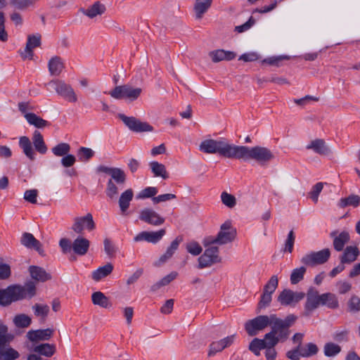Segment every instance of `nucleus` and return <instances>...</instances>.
<instances>
[{
	"label": "nucleus",
	"mask_w": 360,
	"mask_h": 360,
	"mask_svg": "<svg viewBox=\"0 0 360 360\" xmlns=\"http://www.w3.org/2000/svg\"><path fill=\"white\" fill-rule=\"evenodd\" d=\"M36 295V285L29 281L24 285H11L6 289H0V305L8 306L13 302L30 299Z\"/></svg>",
	"instance_id": "1"
},
{
	"label": "nucleus",
	"mask_w": 360,
	"mask_h": 360,
	"mask_svg": "<svg viewBox=\"0 0 360 360\" xmlns=\"http://www.w3.org/2000/svg\"><path fill=\"white\" fill-rule=\"evenodd\" d=\"M274 158L272 151L262 146L248 147L237 146L236 158L248 161L254 160L261 165H264Z\"/></svg>",
	"instance_id": "2"
},
{
	"label": "nucleus",
	"mask_w": 360,
	"mask_h": 360,
	"mask_svg": "<svg viewBox=\"0 0 360 360\" xmlns=\"http://www.w3.org/2000/svg\"><path fill=\"white\" fill-rule=\"evenodd\" d=\"M199 148L205 153H217L226 158L235 159L237 146L229 143L224 139H207L201 142Z\"/></svg>",
	"instance_id": "3"
},
{
	"label": "nucleus",
	"mask_w": 360,
	"mask_h": 360,
	"mask_svg": "<svg viewBox=\"0 0 360 360\" xmlns=\"http://www.w3.org/2000/svg\"><path fill=\"white\" fill-rule=\"evenodd\" d=\"M236 236V229L229 221H225L220 226V231L217 236H209L202 240L203 245L207 248L214 244L225 245L232 242Z\"/></svg>",
	"instance_id": "4"
},
{
	"label": "nucleus",
	"mask_w": 360,
	"mask_h": 360,
	"mask_svg": "<svg viewBox=\"0 0 360 360\" xmlns=\"http://www.w3.org/2000/svg\"><path fill=\"white\" fill-rule=\"evenodd\" d=\"M273 319L271 326V331H274V334L278 337L280 341H285L290 333V328L297 319V316L289 314L284 319H281L278 318L276 314H273Z\"/></svg>",
	"instance_id": "5"
},
{
	"label": "nucleus",
	"mask_w": 360,
	"mask_h": 360,
	"mask_svg": "<svg viewBox=\"0 0 360 360\" xmlns=\"http://www.w3.org/2000/svg\"><path fill=\"white\" fill-rule=\"evenodd\" d=\"M11 340L7 326L0 323V360H15L20 357L19 352L8 345Z\"/></svg>",
	"instance_id": "6"
},
{
	"label": "nucleus",
	"mask_w": 360,
	"mask_h": 360,
	"mask_svg": "<svg viewBox=\"0 0 360 360\" xmlns=\"http://www.w3.org/2000/svg\"><path fill=\"white\" fill-rule=\"evenodd\" d=\"M141 92V88H134L130 85L124 84L115 86L109 92V94L115 99L134 101L140 96Z\"/></svg>",
	"instance_id": "7"
},
{
	"label": "nucleus",
	"mask_w": 360,
	"mask_h": 360,
	"mask_svg": "<svg viewBox=\"0 0 360 360\" xmlns=\"http://www.w3.org/2000/svg\"><path fill=\"white\" fill-rule=\"evenodd\" d=\"M330 256V251L328 248L323 249L317 252H310L304 255L301 262L308 266H314L326 263Z\"/></svg>",
	"instance_id": "8"
},
{
	"label": "nucleus",
	"mask_w": 360,
	"mask_h": 360,
	"mask_svg": "<svg viewBox=\"0 0 360 360\" xmlns=\"http://www.w3.org/2000/svg\"><path fill=\"white\" fill-rule=\"evenodd\" d=\"M273 314L270 316L261 315L247 321L245 324V328L249 335H257L258 330H262L269 325L271 326L273 321Z\"/></svg>",
	"instance_id": "9"
},
{
	"label": "nucleus",
	"mask_w": 360,
	"mask_h": 360,
	"mask_svg": "<svg viewBox=\"0 0 360 360\" xmlns=\"http://www.w3.org/2000/svg\"><path fill=\"white\" fill-rule=\"evenodd\" d=\"M117 117L120 119L125 126L131 131L136 133L151 131L153 128L146 122H141L135 117H128L124 114L120 113Z\"/></svg>",
	"instance_id": "10"
},
{
	"label": "nucleus",
	"mask_w": 360,
	"mask_h": 360,
	"mask_svg": "<svg viewBox=\"0 0 360 360\" xmlns=\"http://www.w3.org/2000/svg\"><path fill=\"white\" fill-rule=\"evenodd\" d=\"M221 262L219 248L216 246L207 248L204 253L198 258V269L210 266L213 264Z\"/></svg>",
	"instance_id": "11"
},
{
	"label": "nucleus",
	"mask_w": 360,
	"mask_h": 360,
	"mask_svg": "<svg viewBox=\"0 0 360 360\" xmlns=\"http://www.w3.org/2000/svg\"><path fill=\"white\" fill-rule=\"evenodd\" d=\"M304 297L305 294L303 292H295L290 289H284L278 295L277 300L283 306L294 307Z\"/></svg>",
	"instance_id": "12"
},
{
	"label": "nucleus",
	"mask_w": 360,
	"mask_h": 360,
	"mask_svg": "<svg viewBox=\"0 0 360 360\" xmlns=\"http://www.w3.org/2000/svg\"><path fill=\"white\" fill-rule=\"evenodd\" d=\"M49 85L52 86L58 94L69 102L75 103L77 101V95L72 86L63 81H51Z\"/></svg>",
	"instance_id": "13"
},
{
	"label": "nucleus",
	"mask_w": 360,
	"mask_h": 360,
	"mask_svg": "<svg viewBox=\"0 0 360 360\" xmlns=\"http://www.w3.org/2000/svg\"><path fill=\"white\" fill-rule=\"evenodd\" d=\"M95 227L96 225L92 214L88 213L84 217L75 218L72 229L77 233H82L85 229L91 231Z\"/></svg>",
	"instance_id": "14"
},
{
	"label": "nucleus",
	"mask_w": 360,
	"mask_h": 360,
	"mask_svg": "<svg viewBox=\"0 0 360 360\" xmlns=\"http://www.w3.org/2000/svg\"><path fill=\"white\" fill-rule=\"evenodd\" d=\"M139 219L155 226H160L165 222V218L151 208H144L141 210Z\"/></svg>",
	"instance_id": "15"
},
{
	"label": "nucleus",
	"mask_w": 360,
	"mask_h": 360,
	"mask_svg": "<svg viewBox=\"0 0 360 360\" xmlns=\"http://www.w3.org/2000/svg\"><path fill=\"white\" fill-rule=\"evenodd\" d=\"M165 233L166 231L164 229L157 231H142L137 234L134 240L136 242L145 240L155 244L162 238Z\"/></svg>",
	"instance_id": "16"
},
{
	"label": "nucleus",
	"mask_w": 360,
	"mask_h": 360,
	"mask_svg": "<svg viewBox=\"0 0 360 360\" xmlns=\"http://www.w3.org/2000/svg\"><path fill=\"white\" fill-rule=\"evenodd\" d=\"M321 295L319 294V292L314 288H310L307 293L304 306L305 315L308 316L311 311L318 308L321 304Z\"/></svg>",
	"instance_id": "17"
},
{
	"label": "nucleus",
	"mask_w": 360,
	"mask_h": 360,
	"mask_svg": "<svg viewBox=\"0 0 360 360\" xmlns=\"http://www.w3.org/2000/svg\"><path fill=\"white\" fill-rule=\"evenodd\" d=\"M330 237L333 238V248L338 252L343 250L345 245L350 240L349 233L347 231H333L330 233Z\"/></svg>",
	"instance_id": "18"
},
{
	"label": "nucleus",
	"mask_w": 360,
	"mask_h": 360,
	"mask_svg": "<svg viewBox=\"0 0 360 360\" xmlns=\"http://www.w3.org/2000/svg\"><path fill=\"white\" fill-rule=\"evenodd\" d=\"M41 45V35L36 34L33 35H29L27 37V41L26 46L23 51L21 52V56L24 59H32L33 57V49L38 47Z\"/></svg>",
	"instance_id": "19"
},
{
	"label": "nucleus",
	"mask_w": 360,
	"mask_h": 360,
	"mask_svg": "<svg viewBox=\"0 0 360 360\" xmlns=\"http://www.w3.org/2000/svg\"><path fill=\"white\" fill-rule=\"evenodd\" d=\"M20 243L25 247L29 249H34L40 255H44V249L41 243L37 240L34 236L30 233H24L22 235Z\"/></svg>",
	"instance_id": "20"
},
{
	"label": "nucleus",
	"mask_w": 360,
	"mask_h": 360,
	"mask_svg": "<svg viewBox=\"0 0 360 360\" xmlns=\"http://www.w3.org/2000/svg\"><path fill=\"white\" fill-rule=\"evenodd\" d=\"M90 241L82 236L77 237L72 243V247L74 252L78 255H85L89 248Z\"/></svg>",
	"instance_id": "21"
},
{
	"label": "nucleus",
	"mask_w": 360,
	"mask_h": 360,
	"mask_svg": "<svg viewBox=\"0 0 360 360\" xmlns=\"http://www.w3.org/2000/svg\"><path fill=\"white\" fill-rule=\"evenodd\" d=\"M306 148L307 150H312L314 153L321 155H326L330 153L329 148L326 146L324 140L321 139L311 141L307 145Z\"/></svg>",
	"instance_id": "22"
},
{
	"label": "nucleus",
	"mask_w": 360,
	"mask_h": 360,
	"mask_svg": "<svg viewBox=\"0 0 360 360\" xmlns=\"http://www.w3.org/2000/svg\"><path fill=\"white\" fill-rule=\"evenodd\" d=\"M209 56L212 62L219 63L222 60H231L236 58V54L233 51L217 49L210 51Z\"/></svg>",
	"instance_id": "23"
},
{
	"label": "nucleus",
	"mask_w": 360,
	"mask_h": 360,
	"mask_svg": "<svg viewBox=\"0 0 360 360\" xmlns=\"http://www.w3.org/2000/svg\"><path fill=\"white\" fill-rule=\"evenodd\" d=\"M134 198V191L131 188H128L121 193L118 204L122 214H125L130 206V202Z\"/></svg>",
	"instance_id": "24"
},
{
	"label": "nucleus",
	"mask_w": 360,
	"mask_h": 360,
	"mask_svg": "<svg viewBox=\"0 0 360 360\" xmlns=\"http://www.w3.org/2000/svg\"><path fill=\"white\" fill-rule=\"evenodd\" d=\"M19 146L29 160L32 161L35 160L36 154L33 149L31 141L27 136H24L20 138Z\"/></svg>",
	"instance_id": "25"
},
{
	"label": "nucleus",
	"mask_w": 360,
	"mask_h": 360,
	"mask_svg": "<svg viewBox=\"0 0 360 360\" xmlns=\"http://www.w3.org/2000/svg\"><path fill=\"white\" fill-rule=\"evenodd\" d=\"M29 272L32 278L37 281L45 282L51 278V274L39 266H30L29 268Z\"/></svg>",
	"instance_id": "26"
},
{
	"label": "nucleus",
	"mask_w": 360,
	"mask_h": 360,
	"mask_svg": "<svg viewBox=\"0 0 360 360\" xmlns=\"http://www.w3.org/2000/svg\"><path fill=\"white\" fill-rule=\"evenodd\" d=\"M359 255V250L356 246H347L340 257L342 264H350L354 262Z\"/></svg>",
	"instance_id": "27"
},
{
	"label": "nucleus",
	"mask_w": 360,
	"mask_h": 360,
	"mask_svg": "<svg viewBox=\"0 0 360 360\" xmlns=\"http://www.w3.org/2000/svg\"><path fill=\"white\" fill-rule=\"evenodd\" d=\"M52 333L53 330L47 328L30 331L27 333V337L31 341L46 340L51 337Z\"/></svg>",
	"instance_id": "28"
},
{
	"label": "nucleus",
	"mask_w": 360,
	"mask_h": 360,
	"mask_svg": "<svg viewBox=\"0 0 360 360\" xmlns=\"http://www.w3.org/2000/svg\"><path fill=\"white\" fill-rule=\"evenodd\" d=\"M105 11V5L99 1L95 2L87 9L83 11V13L90 18H94L97 15H101Z\"/></svg>",
	"instance_id": "29"
},
{
	"label": "nucleus",
	"mask_w": 360,
	"mask_h": 360,
	"mask_svg": "<svg viewBox=\"0 0 360 360\" xmlns=\"http://www.w3.org/2000/svg\"><path fill=\"white\" fill-rule=\"evenodd\" d=\"M32 142L34 146V148L37 151H38L41 154H45L47 152V146L45 144L44 141L43 136L41 134L36 130L34 131L32 136Z\"/></svg>",
	"instance_id": "30"
},
{
	"label": "nucleus",
	"mask_w": 360,
	"mask_h": 360,
	"mask_svg": "<svg viewBox=\"0 0 360 360\" xmlns=\"http://www.w3.org/2000/svg\"><path fill=\"white\" fill-rule=\"evenodd\" d=\"M321 305H326L330 309H337L339 307L338 300L335 294L326 292L321 295Z\"/></svg>",
	"instance_id": "31"
},
{
	"label": "nucleus",
	"mask_w": 360,
	"mask_h": 360,
	"mask_svg": "<svg viewBox=\"0 0 360 360\" xmlns=\"http://www.w3.org/2000/svg\"><path fill=\"white\" fill-rule=\"evenodd\" d=\"M91 300L94 304L103 308L106 309L111 307L109 299L100 291L95 292L91 295Z\"/></svg>",
	"instance_id": "32"
},
{
	"label": "nucleus",
	"mask_w": 360,
	"mask_h": 360,
	"mask_svg": "<svg viewBox=\"0 0 360 360\" xmlns=\"http://www.w3.org/2000/svg\"><path fill=\"white\" fill-rule=\"evenodd\" d=\"M113 270V266L110 263H108L105 265L99 267L96 271H93L92 273V278L96 281H98L103 278L106 277Z\"/></svg>",
	"instance_id": "33"
},
{
	"label": "nucleus",
	"mask_w": 360,
	"mask_h": 360,
	"mask_svg": "<svg viewBox=\"0 0 360 360\" xmlns=\"http://www.w3.org/2000/svg\"><path fill=\"white\" fill-rule=\"evenodd\" d=\"M25 119L30 125H33L37 128H44L50 125L48 121L37 116L34 113L26 114Z\"/></svg>",
	"instance_id": "34"
},
{
	"label": "nucleus",
	"mask_w": 360,
	"mask_h": 360,
	"mask_svg": "<svg viewBox=\"0 0 360 360\" xmlns=\"http://www.w3.org/2000/svg\"><path fill=\"white\" fill-rule=\"evenodd\" d=\"M63 68L60 58L55 56L49 61V70L51 75H59Z\"/></svg>",
	"instance_id": "35"
},
{
	"label": "nucleus",
	"mask_w": 360,
	"mask_h": 360,
	"mask_svg": "<svg viewBox=\"0 0 360 360\" xmlns=\"http://www.w3.org/2000/svg\"><path fill=\"white\" fill-rule=\"evenodd\" d=\"M212 0H197L194 9L197 18H201L212 4Z\"/></svg>",
	"instance_id": "36"
},
{
	"label": "nucleus",
	"mask_w": 360,
	"mask_h": 360,
	"mask_svg": "<svg viewBox=\"0 0 360 360\" xmlns=\"http://www.w3.org/2000/svg\"><path fill=\"white\" fill-rule=\"evenodd\" d=\"M33 350L41 355L50 357L55 353L56 347L53 345L44 343L36 346Z\"/></svg>",
	"instance_id": "37"
},
{
	"label": "nucleus",
	"mask_w": 360,
	"mask_h": 360,
	"mask_svg": "<svg viewBox=\"0 0 360 360\" xmlns=\"http://www.w3.org/2000/svg\"><path fill=\"white\" fill-rule=\"evenodd\" d=\"M150 167L155 176H161L164 179L168 178V174L164 165L153 161L150 162Z\"/></svg>",
	"instance_id": "38"
},
{
	"label": "nucleus",
	"mask_w": 360,
	"mask_h": 360,
	"mask_svg": "<svg viewBox=\"0 0 360 360\" xmlns=\"http://www.w3.org/2000/svg\"><path fill=\"white\" fill-rule=\"evenodd\" d=\"M181 241V238H176L174 240L169 247L167 249L165 253L162 255L160 258V262H165L167 260L170 259L172 255L174 254L176 250L178 249L180 242Z\"/></svg>",
	"instance_id": "39"
},
{
	"label": "nucleus",
	"mask_w": 360,
	"mask_h": 360,
	"mask_svg": "<svg viewBox=\"0 0 360 360\" xmlns=\"http://www.w3.org/2000/svg\"><path fill=\"white\" fill-rule=\"evenodd\" d=\"M306 271L307 269L304 266H300L293 269L290 278L291 284L295 285L300 282L304 278Z\"/></svg>",
	"instance_id": "40"
},
{
	"label": "nucleus",
	"mask_w": 360,
	"mask_h": 360,
	"mask_svg": "<svg viewBox=\"0 0 360 360\" xmlns=\"http://www.w3.org/2000/svg\"><path fill=\"white\" fill-rule=\"evenodd\" d=\"M112 181H115L118 184H124L126 181L127 176L125 172L120 168L114 167L111 174Z\"/></svg>",
	"instance_id": "41"
},
{
	"label": "nucleus",
	"mask_w": 360,
	"mask_h": 360,
	"mask_svg": "<svg viewBox=\"0 0 360 360\" xmlns=\"http://www.w3.org/2000/svg\"><path fill=\"white\" fill-rule=\"evenodd\" d=\"M264 342V346L266 348H274L280 340L274 334V331H270L265 334L264 338L262 340Z\"/></svg>",
	"instance_id": "42"
},
{
	"label": "nucleus",
	"mask_w": 360,
	"mask_h": 360,
	"mask_svg": "<svg viewBox=\"0 0 360 360\" xmlns=\"http://www.w3.org/2000/svg\"><path fill=\"white\" fill-rule=\"evenodd\" d=\"M360 203V197L356 195H352L347 198H341L339 205L341 207H345L349 205L357 207Z\"/></svg>",
	"instance_id": "43"
},
{
	"label": "nucleus",
	"mask_w": 360,
	"mask_h": 360,
	"mask_svg": "<svg viewBox=\"0 0 360 360\" xmlns=\"http://www.w3.org/2000/svg\"><path fill=\"white\" fill-rule=\"evenodd\" d=\"M95 154V152L89 148L80 147L77 151V156L81 162L89 161Z\"/></svg>",
	"instance_id": "44"
},
{
	"label": "nucleus",
	"mask_w": 360,
	"mask_h": 360,
	"mask_svg": "<svg viewBox=\"0 0 360 360\" xmlns=\"http://www.w3.org/2000/svg\"><path fill=\"white\" fill-rule=\"evenodd\" d=\"M51 150L56 156H65L69 153L70 150V146L67 143H60L53 147Z\"/></svg>",
	"instance_id": "45"
},
{
	"label": "nucleus",
	"mask_w": 360,
	"mask_h": 360,
	"mask_svg": "<svg viewBox=\"0 0 360 360\" xmlns=\"http://www.w3.org/2000/svg\"><path fill=\"white\" fill-rule=\"evenodd\" d=\"M32 310L36 316L44 319L49 312V307L47 304H35L32 306Z\"/></svg>",
	"instance_id": "46"
},
{
	"label": "nucleus",
	"mask_w": 360,
	"mask_h": 360,
	"mask_svg": "<svg viewBox=\"0 0 360 360\" xmlns=\"http://www.w3.org/2000/svg\"><path fill=\"white\" fill-rule=\"evenodd\" d=\"M13 321L17 327L27 328L31 323V318L26 314H22L15 316Z\"/></svg>",
	"instance_id": "47"
},
{
	"label": "nucleus",
	"mask_w": 360,
	"mask_h": 360,
	"mask_svg": "<svg viewBox=\"0 0 360 360\" xmlns=\"http://www.w3.org/2000/svg\"><path fill=\"white\" fill-rule=\"evenodd\" d=\"M301 355L302 357H309L315 355L318 352V347L314 343H308L304 347L301 346Z\"/></svg>",
	"instance_id": "48"
},
{
	"label": "nucleus",
	"mask_w": 360,
	"mask_h": 360,
	"mask_svg": "<svg viewBox=\"0 0 360 360\" xmlns=\"http://www.w3.org/2000/svg\"><path fill=\"white\" fill-rule=\"evenodd\" d=\"M278 285V279L277 276H272L266 285L264 286L263 291L273 295Z\"/></svg>",
	"instance_id": "49"
},
{
	"label": "nucleus",
	"mask_w": 360,
	"mask_h": 360,
	"mask_svg": "<svg viewBox=\"0 0 360 360\" xmlns=\"http://www.w3.org/2000/svg\"><path fill=\"white\" fill-rule=\"evenodd\" d=\"M341 347L333 342L326 343L324 346V354L327 356H334L339 354Z\"/></svg>",
	"instance_id": "50"
},
{
	"label": "nucleus",
	"mask_w": 360,
	"mask_h": 360,
	"mask_svg": "<svg viewBox=\"0 0 360 360\" xmlns=\"http://www.w3.org/2000/svg\"><path fill=\"white\" fill-rule=\"evenodd\" d=\"M337 291L340 295H345L349 292L352 288V283L347 281L340 280L335 283Z\"/></svg>",
	"instance_id": "51"
},
{
	"label": "nucleus",
	"mask_w": 360,
	"mask_h": 360,
	"mask_svg": "<svg viewBox=\"0 0 360 360\" xmlns=\"http://www.w3.org/2000/svg\"><path fill=\"white\" fill-rule=\"evenodd\" d=\"M263 349H265V347L264 346V342L261 339H253L249 345V349L256 356H259L260 351Z\"/></svg>",
	"instance_id": "52"
},
{
	"label": "nucleus",
	"mask_w": 360,
	"mask_h": 360,
	"mask_svg": "<svg viewBox=\"0 0 360 360\" xmlns=\"http://www.w3.org/2000/svg\"><path fill=\"white\" fill-rule=\"evenodd\" d=\"M158 193V189L155 187H147L140 191L137 195V199H145L148 198L155 197V195Z\"/></svg>",
	"instance_id": "53"
},
{
	"label": "nucleus",
	"mask_w": 360,
	"mask_h": 360,
	"mask_svg": "<svg viewBox=\"0 0 360 360\" xmlns=\"http://www.w3.org/2000/svg\"><path fill=\"white\" fill-rule=\"evenodd\" d=\"M348 309L352 313H356L360 311V298L356 295H352L347 303Z\"/></svg>",
	"instance_id": "54"
},
{
	"label": "nucleus",
	"mask_w": 360,
	"mask_h": 360,
	"mask_svg": "<svg viewBox=\"0 0 360 360\" xmlns=\"http://www.w3.org/2000/svg\"><path fill=\"white\" fill-rule=\"evenodd\" d=\"M105 192L107 196L111 199L117 197L119 193V189L115 183L113 181H112V179L108 180L107 183Z\"/></svg>",
	"instance_id": "55"
},
{
	"label": "nucleus",
	"mask_w": 360,
	"mask_h": 360,
	"mask_svg": "<svg viewBox=\"0 0 360 360\" xmlns=\"http://www.w3.org/2000/svg\"><path fill=\"white\" fill-rule=\"evenodd\" d=\"M221 200L224 205L229 208L233 207L236 204V198L227 192H223L221 195Z\"/></svg>",
	"instance_id": "56"
},
{
	"label": "nucleus",
	"mask_w": 360,
	"mask_h": 360,
	"mask_svg": "<svg viewBox=\"0 0 360 360\" xmlns=\"http://www.w3.org/2000/svg\"><path fill=\"white\" fill-rule=\"evenodd\" d=\"M186 250L190 254L194 256L199 255L202 251V248L196 241H191L188 243L186 244Z\"/></svg>",
	"instance_id": "57"
},
{
	"label": "nucleus",
	"mask_w": 360,
	"mask_h": 360,
	"mask_svg": "<svg viewBox=\"0 0 360 360\" xmlns=\"http://www.w3.org/2000/svg\"><path fill=\"white\" fill-rule=\"evenodd\" d=\"M295 236L292 230L290 231L287 239L285 241L284 251L291 253L293 250Z\"/></svg>",
	"instance_id": "58"
},
{
	"label": "nucleus",
	"mask_w": 360,
	"mask_h": 360,
	"mask_svg": "<svg viewBox=\"0 0 360 360\" xmlns=\"http://www.w3.org/2000/svg\"><path fill=\"white\" fill-rule=\"evenodd\" d=\"M224 349L220 340L212 342L209 346L208 356H213Z\"/></svg>",
	"instance_id": "59"
},
{
	"label": "nucleus",
	"mask_w": 360,
	"mask_h": 360,
	"mask_svg": "<svg viewBox=\"0 0 360 360\" xmlns=\"http://www.w3.org/2000/svg\"><path fill=\"white\" fill-rule=\"evenodd\" d=\"M271 300L272 295L263 291L260 300L258 303V308L262 309L268 307L270 304Z\"/></svg>",
	"instance_id": "60"
},
{
	"label": "nucleus",
	"mask_w": 360,
	"mask_h": 360,
	"mask_svg": "<svg viewBox=\"0 0 360 360\" xmlns=\"http://www.w3.org/2000/svg\"><path fill=\"white\" fill-rule=\"evenodd\" d=\"M323 188V184L321 182H319L316 184L313 187L310 192V197L314 202L318 201V198L319 193L321 192Z\"/></svg>",
	"instance_id": "61"
},
{
	"label": "nucleus",
	"mask_w": 360,
	"mask_h": 360,
	"mask_svg": "<svg viewBox=\"0 0 360 360\" xmlns=\"http://www.w3.org/2000/svg\"><path fill=\"white\" fill-rule=\"evenodd\" d=\"M103 243L104 250L105 253L110 257H113L117 251L115 246L112 243L110 240H109L108 238H105L104 240Z\"/></svg>",
	"instance_id": "62"
},
{
	"label": "nucleus",
	"mask_w": 360,
	"mask_h": 360,
	"mask_svg": "<svg viewBox=\"0 0 360 360\" xmlns=\"http://www.w3.org/2000/svg\"><path fill=\"white\" fill-rule=\"evenodd\" d=\"M38 192L36 189L27 190L24 193V199L31 203L37 202Z\"/></svg>",
	"instance_id": "63"
},
{
	"label": "nucleus",
	"mask_w": 360,
	"mask_h": 360,
	"mask_svg": "<svg viewBox=\"0 0 360 360\" xmlns=\"http://www.w3.org/2000/svg\"><path fill=\"white\" fill-rule=\"evenodd\" d=\"M176 198V195L172 193H166V194H162L159 195L156 197H153L152 200L154 204H157L162 202H165L168 200H171Z\"/></svg>",
	"instance_id": "64"
}]
</instances>
